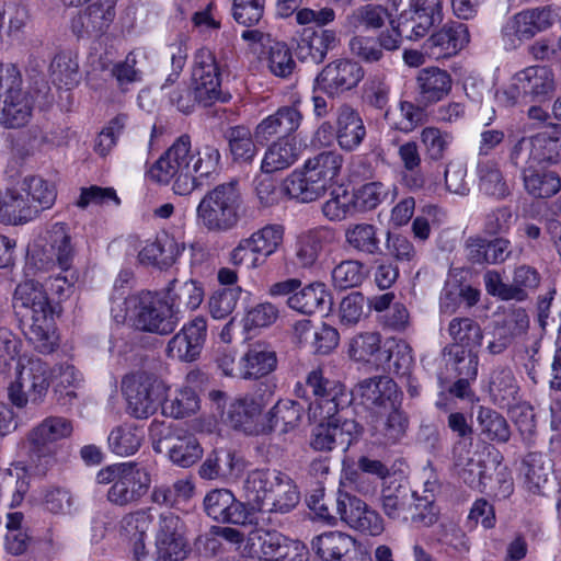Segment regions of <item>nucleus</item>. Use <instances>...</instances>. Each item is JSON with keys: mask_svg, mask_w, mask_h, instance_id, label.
<instances>
[{"mask_svg": "<svg viewBox=\"0 0 561 561\" xmlns=\"http://www.w3.org/2000/svg\"><path fill=\"white\" fill-rule=\"evenodd\" d=\"M300 152V145L295 138L282 137L267 148L261 169L265 173L287 169L297 161Z\"/></svg>", "mask_w": 561, "mask_h": 561, "instance_id": "a19ab883", "label": "nucleus"}, {"mask_svg": "<svg viewBox=\"0 0 561 561\" xmlns=\"http://www.w3.org/2000/svg\"><path fill=\"white\" fill-rule=\"evenodd\" d=\"M525 190L536 198H549L561 188V180L556 172H540L537 168L523 176Z\"/></svg>", "mask_w": 561, "mask_h": 561, "instance_id": "680f3d73", "label": "nucleus"}, {"mask_svg": "<svg viewBox=\"0 0 561 561\" xmlns=\"http://www.w3.org/2000/svg\"><path fill=\"white\" fill-rule=\"evenodd\" d=\"M192 82L204 106L225 101L220 90L219 68L210 50L203 48L195 54Z\"/></svg>", "mask_w": 561, "mask_h": 561, "instance_id": "2eb2a0df", "label": "nucleus"}, {"mask_svg": "<svg viewBox=\"0 0 561 561\" xmlns=\"http://www.w3.org/2000/svg\"><path fill=\"white\" fill-rule=\"evenodd\" d=\"M480 191L497 201L511 195V187L500 168L494 161H486L478 165Z\"/></svg>", "mask_w": 561, "mask_h": 561, "instance_id": "09e8293b", "label": "nucleus"}, {"mask_svg": "<svg viewBox=\"0 0 561 561\" xmlns=\"http://www.w3.org/2000/svg\"><path fill=\"white\" fill-rule=\"evenodd\" d=\"M48 259L56 264L64 275H58L56 280H64L69 286L78 280V274L72 270L76 250L67 227L62 222L54 224L47 231Z\"/></svg>", "mask_w": 561, "mask_h": 561, "instance_id": "a211bd4d", "label": "nucleus"}, {"mask_svg": "<svg viewBox=\"0 0 561 561\" xmlns=\"http://www.w3.org/2000/svg\"><path fill=\"white\" fill-rule=\"evenodd\" d=\"M125 305L131 310L134 327L139 331L167 335L178 325L173 306L151 291L129 296Z\"/></svg>", "mask_w": 561, "mask_h": 561, "instance_id": "0eeeda50", "label": "nucleus"}, {"mask_svg": "<svg viewBox=\"0 0 561 561\" xmlns=\"http://www.w3.org/2000/svg\"><path fill=\"white\" fill-rule=\"evenodd\" d=\"M276 383L270 379L260 381L247 393L236 398L228 408L227 422L249 435L264 434L265 421L259 419L275 394Z\"/></svg>", "mask_w": 561, "mask_h": 561, "instance_id": "423d86ee", "label": "nucleus"}, {"mask_svg": "<svg viewBox=\"0 0 561 561\" xmlns=\"http://www.w3.org/2000/svg\"><path fill=\"white\" fill-rule=\"evenodd\" d=\"M469 41L470 36L467 25L459 22H450L425 41L424 49L434 59L449 58L465 48Z\"/></svg>", "mask_w": 561, "mask_h": 561, "instance_id": "4be33fe9", "label": "nucleus"}, {"mask_svg": "<svg viewBox=\"0 0 561 561\" xmlns=\"http://www.w3.org/2000/svg\"><path fill=\"white\" fill-rule=\"evenodd\" d=\"M39 214V207L15 188H8L0 196V221L5 225H23Z\"/></svg>", "mask_w": 561, "mask_h": 561, "instance_id": "473e14b6", "label": "nucleus"}, {"mask_svg": "<svg viewBox=\"0 0 561 561\" xmlns=\"http://www.w3.org/2000/svg\"><path fill=\"white\" fill-rule=\"evenodd\" d=\"M388 10L379 4H364L352 10L343 22V27L355 33L359 28L379 30L385 25Z\"/></svg>", "mask_w": 561, "mask_h": 561, "instance_id": "de8ad7c7", "label": "nucleus"}, {"mask_svg": "<svg viewBox=\"0 0 561 561\" xmlns=\"http://www.w3.org/2000/svg\"><path fill=\"white\" fill-rule=\"evenodd\" d=\"M145 438L144 428L135 424H123L112 430L108 446L118 456L135 454Z\"/></svg>", "mask_w": 561, "mask_h": 561, "instance_id": "603ef678", "label": "nucleus"}, {"mask_svg": "<svg viewBox=\"0 0 561 561\" xmlns=\"http://www.w3.org/2000/svg\"><path fill=\"white\" fill-rule=\"evenodd\" d=\"M312 550L321 561H357L356 541L341 531H328L313 538Z\"/></svg>", "mask_w": 561, "mask_h": 561, "instance_id": "bb28decb", "label": "nucleus"}, {"mask_svg": "<svg viewBox=\"0 0 561 561\" xmlns=\"http://www.w3.org/2000/svg\"><path fill=\"white\" fill-rule=\"evenodd\" d=\"M310 435V447L316 451H331L334 448L346 450L362 427L355 420H343L335 415L331 419L319 420Z\"/></svg>", "mask_w": 561, "mask_h": 561, "instance_id": "f8f14e48", "label": "nucleus"}, {"mask_svg": "<svg viewBox=\"0 0 561 561\" xmlns=\"http://www.w3.org/2000/svg\"><path fill=\"white\" fill-rule=\"evenodd\" d=\"M243 378H262L276 369L277 356L271 345L256 342L250 345L243 358Z\"/></svg>", "mask_w": 561, "mask_h": 561, "instance_id": "58836bf2", "label": "nucleus"}, {"mask_svg": "<svg viewBox=\"0 0 561 561\" xmlns=\"http://www.w3.org/2000/svg\"><path fill=\"white\" fill-rule=\"evenodd\" d=\"M160 437L153 438V449L165 453L171 462L181 468H188L203 456L198 439L192 434L172 431L170 427L159 428Z\"/></svg>", "mask_w": 561, "mask_h": 561, "instance_id": "4468645a", "label": "nucleus"}, {"mask_svg": "<svg viewBox=\"0 0 561 561\" xmlns=\"http://www.w3.org/2000/svg\"><path fill=\"white\" fill-rule=\"evenodd\" d=\"M149 485V474L135 463H129L107 491V500L119 506L136 503L148 492Z\"/></svg>", "mask_w": 561, "mask_h": 561, "instance_id": "412c9836", "label": "nucleus"}, {"mask_svg": "<svg viewBox=\"0 0 561 561\" xmlns=\"http://www.w3.org/2000/svg\"><path fill=\"white\" fill-rule=\"evenodd\" d=\"M336 239L335 231L329 227H318L299 236L296 256L304 267L312 266L324 249Z\"/></svg>", "mask_w": 561, "mask_h": 561, "instance_id": "f704fd0d", "label": "nucleus"}, {"mask_svg": "<svg viewBox=\"0 0 561 561\" xmlns=\"http://www.w3.org/2000/svg\"><path fill=\"white\" fill-rule=\"evenodd\" d=\"M478 423L481 433L491 442L505 444L511 438V428L503 415L499 412L480 407L478 412Z\"/></svg>", "mask_w": 561, "mask_h": 561, "instance_id": "052dcab7", "label": "nucleus"}, {"mask_svg": "<svg viewBox=\"0 0 561 561\" xmlns=\"http://www.w3.org/2000/svg\"><path fill=\"white\" fill-rule=\"evenodd\" d=\"M165 300L173 306L176 314L181 307L187 310L198 308L204 298L202 285L194 279L173 278L165 288Z\"/></svg>", "mask_w": 561, "mask_h": 561, "instance_id": "ea45409f", "label": "nucleus"}, {"mask_svg": "<svg viewBox=\"0 0 561 561\" xmlns=\"http://www.w3.org/2000/svg\"><path fill=\"white\" fill-rule=\"evenodd\" d=\"M283 542L286 537L277 531L255 529L248 535L245 550L251 558L263 556V559L276 560Z\"/></svg>", "mask_w": 561, "mask_h": 561, "instance_id": "3c124183", "label": "nucleus"}, {"mask_svg": "<svg viewBox=\"0 0 561 561\" xmlns=\"http://www.w3.org/2000/svg\"><path fill=\"white\" fill-rule=\"evenodd\" d=\"M533 137L540 165L561 162V125H554L551 130L538 133Z\"/></svg>", "mask_w": 561, "mask_h": 561, "instance_id": "13d9d810", "label": "nucleus"}, {"mask_svg": "<svg viewBox=\"0 0 561 561\" xmlns=\"http://www.w3.org/2000/svg\"><path fill=\"white\" fill-rule=\"evenodd\" d=\"M363 66L351 58H339L329 62L317 76L320 90L329 96H337L351 91L364 79Z\"/></svg>", "mask_w": 561, "mask_h": 561, "instance_id": "ddd939ff", "label": "nucleus"}, {"mask_svg": "<svg viewBox=\"0 0 561 561\" xmlns=\"http://www.w3.org/2000/svg\"><path fill=\"white\" fill-rule=\"evenodd\" d=\"M50 387L48 365L38 357L22 356L16 365V376L8 387V398L18 409L28 404L37 407L45 401Z\"/></svg>", "mask_w": 561, "mask_h": 561, "instance_id": "39448f33", "label": "nucleus"}, {"mask_svg": "<svg viewBox=\"0 0 561 561\" xmlns=\"http://www.w3.org/2000/svg\"><path fill=\"white\" fill-rule=\"evenodd\" d=\"M204 510L210 518L219 523L244 525L249 519L247 506L227 489L208 492L204 499Z\"/></svg>", "mask_w": 561, "mask_h": 561, "instance_id": "5701e85b", "label": "nucleus"}, {"mask_svg": "<svg viewBox=\"0 0 561 561\" xmlns=\"http://www.w3.org/2000/svg\"><path fill=\"white\" fill-rule=\"evenodd\" d=\"M242 204L238 181L218 184L201 199L196 208L197 220L208 232H229L241 220Z\"/></svg>", "mask_w": 561, "mask_h": 561, "instance_id": "7ed1b4c3", "label": "nucleus"}, {"mask_svg": "<svg viewBox=\"0 0 561 561\" xmlns=\"http://www.w3.org/2000/svg\"><path fill=\"white\" fill-rule=\"evenodd\" d=\"M232 159L237 162H251L256 153L250 129L245 126L229 127L224 135Z\"/></svg>", "mask_w": 561, "mask_h": 561, "instance_id": "4d7b16f0", "label": "nucleus"}, {"mask_svg": "<svg viewBox=\"0 0 561 561\" xmlns=\"http://www.w3.org/2000/svg\"><path fill=\"white\" fill-rule=\"evenodd\" d=\"M362 403L376 412L388 411L398 403L397 383L387 376H376L358 382L354 389Z\"/></svg>", "mask_w": 561, "mask_h": 561, "instance_id": "b1692460", "label": "nucleus"}, {"mask_svg": "<svg viewBox=\"0 0 561 561\" xmlns=\"http://www.w3.org/2000/svg\"><path fill=\"white\" fill-rule=\"evenodd\" d=\"M490 391L495 401L503 407H511L518 392L514 374L508 368L495 370L491 376Z\"/></svg>", "mask_w": 561, "mask_h": 561, "instance_id": "774afa93", "label": "nucleus"}, {"mask_svg": "<svg viewBox=\"0 0 561 561\" xmlns=\"http://www.w3.org/2000/svg\"><path fill=\"white\" fill-rule=\"evenodd\" d=\"M415 501V492L408 483L397 478L383 481L380 503L383 513L391 519L409 520V513Z\"/></svg>", "mask_w": 561, "mask_h": 561, "instance_id": "cd10ccee", "label": "nucleus"}, {"mask_svg": "<svg viewBox=\"0 0 561 561\" xmlns=\"http://www.w3.org/2000/svg\"><path fill=\"white\" fill-rule=\"evenodd\" d=\"M13 312L26 340L43 354L57 347L54 330L53 308L44 286L27 279L20 283L13 293Z\"/></svg>", "mask_w": 561, "mask_h": 561, "instance_id": "f257e3e1", "label": "nucleus"}, {"mask_svg": "<svg viewBox=\"0 0 561 561\" xmlns=\"http://www.w3.org/2000/svg\"><path fill=\"white\" fill-rule=\"evenodd\" d=\"M244 460L236 453L216 450L208 455L199 467L198 473L203 479L238 478L244 470Z\"/></svg>", "mask_w": 561, "mask_h": 561, "instance_id": "c9c22d12", "label": "nucleus"}, {"mask_svg": "<svg viewBox=\"0 0 561 561\" xmlns=\"http://www.w3.org/2000/svg\"><path fill=\"white\" fill-rule=\"evenodd\" d=\"M115 18L114 7L108 3H92L72 19L71 28L78 37H100Z\"/></svg>", "mask_w": 561, "mask_h": 561, "instance_id": "c756f323", "label": "nucleus"}, {"mask_svg": "<svg viewBox=\"0 0 561 561\" xmlns=\"http://www.w3.org/2000/svg\"><path fill=\"white\" fill-rule=\"evenodd\" d=\"M73 431L70 420L62 416H47L32 427L26 436V445L57 449L56 443L67 438Z\"/></svg>", "mask_w": 561, "mask_h": 561, "instance_id": "72a5a7b5", "label": "nucleus"}, {"mask_svg": "<svg viewBox=\"0 0 561 561\" xmlns=\"http://www.w3.org/2000/svg\"><path fill=\"white\" fill-rule=\"evenodd\" d=\"M397 187L385 185L381 182H370L364 184L356 192L352 193L354 196L355 209L365 211L376 208L385 201L392 202L396 197Z\"/></svg>", "mask_w": 561, "mask_h": 561, "instance_id": "6e6d98bb", "label": "nucleus"}, {"mask_svg": "<svg viewBox=\"0 0 561 561\" xmlns=\"http://www.w3.org/2000/svg\"><path fill=\"white\" fill-rule=\"evenodd\" d=\"M386 412L387 416L385 419L382 416L376 419L373 435L377 436V439L382 440L383 444H396L405 436L409 420L404 412L399 409L398 403L388 408Z\"/></svg>", "mask_w": 561, "mask_h": 561, "instance_id": "49530a36", "label": "nucleus"}, {"mask_svg": "<svg viewBox=\"0 0 561 561\" xmlns=\"http://www.w3.org/2000/svg\"><path fill=\"white\" fill-rule=\"evenodd\" d=\"M307 389H310L313 396L307 409L309 421L331 419L347 408L352 401V393L346 387L337 380L327 378L321 368L309 371L306 385H297L295 393L298 398L308 399Z\"/></svg>", "mask_w": 561, "mask_h": 561, "instance_id": "20e7f679", "label": "nucleus"}, {"mask_svg": "<svg viewBox=\"0 0 561 561\" xmlns=\"http://www.w3.org/2000/svg\"><path fill=\"white\" fill-rule=\"evenodd\" d=\"M283 228L278 225H266L265 227L254 231L247 237L251 245V253L254 257L250 261V268H259L263 262L260 255L264 257L271 256L276 252L283 242Z\"/></svg>", "mask_w": 561, "mask_h": 561, "instance_id": "79ce46f5", "label": "nucleus"}, {"mask_svg": "<svg viewBox=\"0 0 561 561\" xmlns=\"http://www.w3.org/2000/svg\"><path fill=\"white\" fill-rule=\"evenodd\" d=\"M305 408L297 401L290 399L278 400L265 414L264 434H270L277 428L282 434L296 430L304 417Z\"/></svg>", "mask_w": 561, "mask_h": 561, "instance_id": "e433bc0d", "label": "nucleus"}, {"mask_svg": "<svg viewBox=\"0 0 561 561\" xmlns=\"http://www.w3.org/2000/svg\"><path fill=\"white\" fill-rule=\"evenodd\" d=\"M343 165V156L336 151L329 150L317 153L306 160L304 169L328 188L339 175Z\"/></svg>", "mask_w": 561, "mask_h": 561, "instance_id": "c03bdc74", "label": "nucleus"}, {"mask_svg": "<svg viewBox=\"0 0 561 561\" xmlns=\"http://www.w3.org/2000/svg\"><path fill=\"white\" fill-rule=\"evenodd\" d=\"M190 552L182 518L172 512L161 513L154 526V561H183Z\"/></svg>", "mask_w": 561, "mask_h": 561, "instance_id": "1a4fd4ad", "label": "nucleus"}, {"mask_svg": "<svg viewBox=\"0 0 561 561\" xmlns=\"http://www.w3.org/2000/svg\"><path fill=\"white\" fill-rule=\"evenodd\" d=\"M122 392L128 413L136 419H147L161 405L160 385L145 371L126 375L122 380Z\"/></svg>", "mask_w": 561, "mask_h": 561, "instance_id": "9d476101", "label": "nucleus"}, {"mask_svg": "<svg viewBox=\"0 0 561 561\" xmlns=\"http://www.w3.org/2000/svg\"><path fill=\"white\" fill-rule=\"evenodd\" d=\"M290 309L304 314L328 313L332 309V296L325 284L311 283L287 298Z\"/></svg>", "mask_w": 561, "mask_h": 561, "instance_id": "7c9ffc66", "label": "nucleus"}, {"mask_svg": "<svg viewBox=\"0 0 561 561\" xmlns=\"http://www.w3.org/2000/svg\"><path fill=\"white\" fill-rule=\"evenodd\" d=\"M0 486L2 503L8 507L20 505L28 490V481L10 469H0Z\"/></svg>", "mask_w": 561, "mask_h": 561, "instance_id": "338daca9", "label": "nucleus"}, {"mask_svg": "<svg viewBox=\"0 0 561 561\" xmlns=\"http://www.w3.org/2000/svg\"><path fill=\"white\" fill-rule=\"evenodd\" d=\"M448 334L461 351H477L483 339L480 324L468 317H457L448 324Z\"/></svg>", "mask_w": 561, "mask_h": 561, "instance_id": "8fccbe9b", "label": "nucleus"}, {"mask_svg": "<svg viewBox=\"0 0 561 561\" xmlns=\"http://www.w3.org/2000/svg\"><path fill=\"white\" fill-rule=\"evenodd\" d=\"M398 156L403 167L402 182L412 190H422L426 184V178L421 170L422 158L415 141H407L398 149Z\"/></svg>", "mask_w": 561, "mask_h": 561, "instance_id": "37998d69", "label": "nucleus"}, {"mask_svg": "<svg viewBox=\"0 0 561 561\" xmlns=\"http://www.w3.org/2000/svg\"><path fill=\"white\" fill-rule=\"evenodd\" d=\"M463 249L468 262L481 266L503 264L513 254L511 241L503 237L473 234L466 239Z\"/></svg>", "mask_w": 561, "mask_h": 561, "instance_id": "6ab92c4d", "label": "nucleus"}, {"mask_svg": "<svg viewBox=\"0 0 561 561\" xmlns=\"http://www.w3.org/2000/svg\"><path fill=\"white\" fill-rule=\"evenodd\" d=\"M451 456L458 477L471 489L483 490L493 465L492 450L479 443L457 440Z\"/></svg>", "mask_w": 561, "mask_h": 561, "instance_id": "6e6552de", "label": "nucleus"}, {"mask_svg": "<svg viewBox=\"0 0 561 561\" xmlns=\"http://www.w3.org/2000/svg\"><path fill=\"white\" fill-rule=\"evenodd\" d=\"M54 83L71 88L79 82V65L71 51L56 54L49 66Z\"/></svg>", "mask_w": 561, "mask_h": 561, "instance_id": "69168bd1", "label": "nucleus"}, {"mask_svg": "<svg viewBox=\"0 0 561 561\" xmlns=\"http://www.w3.org/2000/svg\"><path fill=\"white\" fill-rule=\"evenodd\" d=\"M526 466V485L535 494H543L551 478L550 461H543L542 455L529 454L524 460Z\"/></svg>", "mask_w": 561, "mask_h": 561, "instance_id": "e2e57ef3", "label": "nucleus"}, {"mask_svg": "<svg viewBox=\"0 0 561 561\" xmlns=\"http://www.w3.org/2000/svg\"><path fill=\"white\" fill-rule=\"evenodd\" d=\"M334 511L337 519L363 534L378 536L383 531L381 516L354 495L340 491L334 501Z\"/></svg>", "mask_w": 561, "mask_h": 561, "instance_id": "9b49d317", "label": "nucleus"}, {"mask_svg": "<svg viewBox=\"0 0 561 561\" xmlns=\"http://www.w3.org/2000/svg\"><path fill=\"white\" fill-rule=\"evenodd\" d=\"M206 335V320L203 317H196L169 341L167 355L173 359L192 363L199 357Z\"/></svg>", "mask_w": 561, "mask_h": 561, "instance_id": "f3484780", "label": "nucleus"}, {"mask_svg": "<svg viewBox=\"0 0 561 561\" xmlns=\"http://www.w3.org/2000/svg\"><path fill=\"white\" fill-rule=\"evenodd\" d=\"M179 254L178 243L165 236L144 247L138 254V260L142 264L162 268L171 265Z\"/></svg>", "mask_w": 561, "mask_h": 561, "instance_id": "864d4df0", "label": "nucleus"}, {"mask_svg": "<svg viewBox=\"0 0 561 561\" xmlns=\"http://www.w3.org/2000/svg\"><path fill=\"white\" fill-rule=\"evenodd\" d=\"M497 457L499 453L496 451L493 457L492 469L484 479L485 485L483 490L478 491L493 494L500 500H505L513 493L514 482L510 469Z\"/></svg>", "mask_w": 561, "mask_h": 561, "instance_id": "bf43d9fd", "label": "nucleus"}, {"mask_svg": "<svg viewBox=\"0 0 561 561\" xmlns=\"http://www.w3.org/2000/svg\"><path fill=\"white\" fill-rule=\"evenodd\" d=\"M191 138L183 135L153 163L149 170L151 180L168 184L181 173H186L191 167Z\"/></svg>", "mask_w": 561, "mask_h": 561, "instance_id": "aec40b11", "label": "nucleus"}, {"mask_svg": "<svg viewBox=\"0 0 561 561\" xmlns=\"http://www.w3.org/2000/svg\"><path fill=\"white\" fill-rule=\"evenodd\" d=\"M152 523L153 516L146 510L126 514L121 520V529L129 540L136 561H145L148 558L145 540Z\"/></svg>", "mask_w": 561, "mask_h": 561, "instance_id": "2f4dec72", "label": "nucleus"}, {"mask_svg": "<svg viewBox=\"0 0 561 561\" xmlns=\"http://www.w3.org/2000/svg\"><path fill=\"white\" fill-rule=\"evenodd\" d=\"M248 502L252 510L286 514L300 501L293 479L278 470L255 469L244 482Z\"/></svg>", "mask_w": 561, "mask_h": 561, "instance_id": "f03ea898", "label": "nucleus"}, {"mask_svg": "<svg viewBox=\"0 0 561 561\" xmlns=\"http://www.w3.org/2000/svg\"><path fill=\"white\" fill-rule=\"evenodd\" d=\"M284 192L293 199H297L301 203H310L321 197L328 190L319 181L310 174H307V170L301 172H293L288 175L283 184Z\"/></svg>", "mask_w": 561, "mask_h": 561, "instance_id": "a18cd8bd", "label": "nucleus"}, {"mask_svg": "<svg viewBox=\"0 0 561 561\" xmlns=\"http://www.w3.org/2000/svg\"><path fill=\"white\" fill-rule=\"evenodd\" d=\"M451 135L437 127H425L422 129L420 140L424 147L425 159L428 162H440L445 159L450 144Z\"/></svg>", "mask_w": 561, "mask_h": 561, "instance_id": "0e129e2a", "label": "nucleus"}, {"mask_svg": "<svg viewBox=\"0 0 561 561\" xmlns=\"http://www.w3.org/2000/svg\"><path fill=\"white\" fill-rule=\"evenodd\" d=\"M345 241L350 248L368 255L381 253L377 228L370 224L351 225L345 230Z\"/></svg>", "mask_w": 561, "mask_h": 561, "instance_id": "5fc2aeb1", "label": "nucleus"}, {"mask_svg": "<svg viewBox=\"0 0 561 561\" xmlns=\"http://www.w3.org/2000/svg\"><path fill=\"white\" fill-rule=\"evenodd\" d=\"M335 116V139L340 148L354 151L367 134L360 114L352 105L343 103L337 107Z\"/></svg>", "mask_w": 561, "mask_h": 561, "instance_id": "a878e982", "label": "nucleus"}, {"mask_svg": "<svg viewBox=\"0 0 561 561\" xmlns=\"http://www.w3.org/2000/svg\"><path fill=\"white\" fill-rule=\"evenodd\" d=\"M415 101L420 105H433L446 98L451 91L453 79L448 71L428 67L419 71Z\"/></svg>", "mask_w": 561, "mask_h": 561, "instance_id": "393cba45", "label": "nucleus"}, {"mask_svg": "<svg viewBox=\"0 0 561 561\" xmlns=\"http://www.w3.org/2000/svg\"><path fill=\"white\" fill-rule=\"evenodd\" d=\"M554 90V77L550 68L545 66L528 67L513 78V83L505 92L516 103L519 96L533 101L546 99Z\"/></svg>", "mask_w": 561, "mask_h": 561, "instance_id": "dca6fc26", "label": "nucleus"}, {"mask_svg": "<svg viewBox=\"0 0 561 561\" xmlns=\"http://www.w3.org/2000/svg\"><path fill=\"white\" fill-rule=\"evenodd\" d=\"M33 102L25 90L11 95H0V125L5 128L25 126L32 115Z\"/></svg>", "mask_w": 561, "mask_h": 561, "instance_id": "4c0bfd02", "label": "nucleus"}, {"mask_svg": "<svg viewBox=\"0 0 561 561\" xmlns=\"http://www.w3.org/2000/svg\"><path fill=\"white\" fill-rule=\"evenodd\" d=\"M559 20V9L552 4L524 10L514 16L515 35L519 39H530L550 28Z\"/></svg>", "mask_w": 561, "mask_h": 561, "instance_id": "c85d7f7f", "label": "nucleus"}]
</instances>
